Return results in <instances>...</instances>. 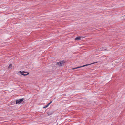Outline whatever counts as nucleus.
<instances>
[{"label":"nucleus","mask_w":125,"mask_h":125,"mask_svg":"<svg viewBox=\"0 0 125 125\" xmlns=\"http://www.w3.org/2000/svg\"><path fill=\"white\" fill-rule=\"evenodd\" d=\"M95 63H96V62L93 63H91L90 64L85 65H84L82 66L77 67H76V68H72V69L74 70V69H77V68H81V67H85V66H88V65H90L92 64H94Z\"/></svg>","instance_id":"obj_1"},{"label":"nucleus","mask_w":125,"mask_h":125,"mask_svg":"<svg viewBox=\"0 0 125 125\" xmlns=\"http://www.w3.org/2000/svg\"><path fill=\"white\" fill-rule=\"evenodd\" d=\"M19 72L21 74L24 76L27 75L29 74V73L24 71L22 72L21 71H20Z\"/></svg>","instance_id":"obj_2"},{"label":"nucleus","mask_w":125,"mask_h":125,"mask_svg":"<svg viewBox=\"0 0 125 125\" xmlns=\"http://www.w3.org/2000/svg\"><path fill=\"white\" fill-rule=\"evenodd\" d=\"M23 100H24V98H21L17 100H16V104H20L22 102Z\"/></svg>","instance_id":"obj_3"},{"label":"nucleus","mask_w":125,"mask_h":125,"mask_svg":"<svg viewBox=\"0 0 125 125\" xmlns=\"http://www.w3.org/2000/svg\"><path fill=\"white\" fill-rule=\"evenodd\" d=\"M64 62L63 61H62L58 62L57 63V65L59 66H62L63 65Z\"/></svg>","instance_id":"obj_4"},{"label":"nucleus","mask_w":125,"mask_h":125,"mask_svg":"<svg viewBox=\"0 0 125 125\" xmlns=\"http://www.w3.org/2000/svg\"><path fill=\"white\" fill-rule=\"evenodd\" d=\"M84 38V37H82L78 36V37H76L75 38V40H81V38Z\"/></svg>","instance_id":"obj_5"},{"label":"nucleus","mask_w":125,"mask_h":125,"mask_svg":"<svg viewBox=\"0 0 125 125\" xmlns=\"http://www.w3.org/2000/svg\"><path fill=\"white\" fill-rule=\"evenodd\" d=\"M52 102V101H51V102H50L47 105H46V106H44V107H43V108H47V107H48L49 106V105H50V104Z\"/></svg>","instance_id":"obj_6"},{"label":"nucleus","mask_w":125,"mask_h":125,"mask_svg":"<svg viewBox=\"0 0 125 125\" xmlns=\"http://www.w3.org/2000/svg\"><path fill=\"white\" fill-rule=\"evenodd\" d=\"M121 18L123 19H125V15L122 16L121 17Z\"/></svg>","instance_id":"obj_7"},{"label":"nucleus","mask_w":125,"mask_h":125,"mask_svg":"<svg viewBox=\"0 0 125 125\" xmlns=\"http://www.w3.org/2000/svg\"><path fill=\"white\" fill-rule=\"evenodd\" d=\"M12 67V65L11 64H10L9 65L8 68H11Z\"/></svg>","instance_id":"obj_8"}]
</instances>
